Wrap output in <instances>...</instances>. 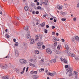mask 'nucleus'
Wrapping results in <instances>:
<instances>
[{"instance_id":"55","label":"nucleus","mask_w":79,"mask_h":79,"mask_svg":"<svg viewBox=\"0 0 79 79\" xmlns=\"http://www.w3.org/2000/svg\"><path fill=\"white\" fill-rule=\"evenodd\" d=\"M46 27L47 28H48V27H49V26H48V25H47L46 26Z\"/></svg>"},{"instance_id":"44","label":"nucleus","mask_w":79,"mask_h":79,"mask_svg":"<svg viewBox=\"0 0 79 79\" xmlns=\"http://www.w3.org/2000/svg\"><path fill=\"white\" fill-rule=\"evenodd\" d=\"M73 21H76V18H74L73 19Z\"/></svg>"},{"instance_id":"53","label":"nucleus","mask_w":79,"mask_h":79,"mask_svg":"<svg viewBox=\"0 0 79 79\" xmlns=\"http://www.w3.org/2000/svg\"><path fill=\"white\" fill-rule=\"evenodd\" d=\"M61 40H62V42H64V39H62Z\"/></svg>"},{"instance_id":"38","label":"nucleus","mask_w":79,"mask_h":79,"mask_svg":"<svg viewBox=\"0 0 79 79\" xmlns=\"http://www.w3.org/2000/svg\"><path fill=\"white\" fill-rule=\"evenodd\" d=\"M41 62H42V63H44V59H41Z\"/></svg>"},{"instance_id":"11","label":"nucleus","mask_w":79,"mask_h":79,"mask_svg":"<svg viewBox=\"0 0 79 79\" xmlns=\"http://www.w3.org/2000/svg\"><path fill=\"white\" fill-rule=\"evenodd\" d=\"M24 30L27 31H28V25H26V26H25L24 27Z\"/></svg>"},{"instance_id":"52","label":"nucleus","mask_w":79,"mask_h":79,"mask_svg":"<svg viewBox=\"0 0 79 79\" xmlns=\"http://www.w3.org/2000/svg\"><path fill=\"white\" fill-rule=\"evenodd\" d=\"M35 13L37 14H39V12L38 11H37Z\"/></svg>"},{"instance_id":"50","label":"nucleus","mask_w":79,"mask_h":79,"mask_svg":"<svg viewBox=\"0 0 79 79\" xmlns=\"http://www.w3.org/2000/svg\"><path fill=\"white\" fill-rule=\"evenodd\" d=\"M28 69H29V67H27L26 69V72H27V71H28Z\"/></svg>"},{"instance_id":"60","label":"nucleus","mask_w":79,"mask_h":79,"mask_svg":"<svg viewBox=\"0 0 79 79\" xmlns=\"http://www.w3.org/2000/svg\"><path fill=\"white\" fill-rule=\"evenodd\" d=\"M41 71H44V69H41Z\"/></svg>"},{"instance_id":"47","label":"nucleus","mask_w":79,"mask_h":79,"mask_svg":"<svg viewBox=\"0 0 79 79\" xmlns=\"http://www.w3.org/2000/svg\"><path fill=\"white\" fill-rule=\"evenodd\" d=\"M34 74H37V71H34Z\"/></svg>"},{"instance_id":"59","label":"nucleus","mask_w":79,"mask_h":79,"mask_svg":"<svg viewBox=\"0 0 79 79\" xmlns=\"http://www.w3.org/2000/svg\"><path fill=\"white\" fill-rule=\"evenodd\" d=\"M14 42H16V39H14L13 40Z\"/></svg>"},{"instance_id":"16","label":"nucleus","mask_w":79,"mask_h":79,"mask_svg":"<svg viewBox=\"0 0 79 79\" xmlns=\"http://www.w3.org/2000/svg\"><path fill=\"white\" fill-rule=\"evenodd\" d=\"M2 79H9V77L6 76H4L2 77Z\"/></svg>"},{"instance_id":"29","label":"nucleus","mask_w":79,"mask_h":79,"mask_svg":"<svg viewBox=\"0 0 79 79\" xmlns=\"http://www.w3.org/2000/svg\"><path fill=\"white\" fill-rule=\"evenodd\" d=\"M60 13L61 15H63V16H64V15H66L64 12H61Z\"/></svg>"},{"instance_id":"18","label":"nucleus","mask_w":79,"mask_h":79,"mask_svg":"<svg viewBox=\"0 0 79 79\" xmlns=\"http://www.w3.org/2000/svg\"><path fill=\"white\" fill-rule=\"evenodd\" d=\"M24 9L25 11H27L28 10V9H29V7H28L27 6H26L24 7Z\"/></svg>"},{"instance_id":"49","label":"nucleus","mask_w":79,"mask_h":79,"mask_svg":"<svg viewBox=\"0 0 79 79\" xmlns=\"http://www.w3.org/2000/svg\"><path fill=\"white\" fill-rule=\"evenodd\" d=\"M31 74H34V71H31Z\"/></svg>"},{"instance_id":"27","label":"nucleus","mask_w":79,"mask_h":79,"mask_svg":"<svg viewBox=\"0 0 79 79\" xmlns=\"http://www.w3.org/2000/svg\"><path fill=\"white\" fill-rule=\"evenodd\" d=\"M65 48H66L67 50H68V49H69V47H68V45L65 44Z\"/></svg>"},{"instance_id":"61","label":"nucleus","mask_w":79,"mask_h":79,"mask_svg":"<svg viewBox=\"0 0 79 79\" xmlns=\"http://www.w3.org/2000/svg\"><path fill=\"white\" fill-rule=\"evenodd\" d=\"M56 53H59V51L56 50Z\"/></svg>"},{"instance_id":"25","label":"nucleus","mask_w":79,"mask_h":79,"mask_svg":"<svg viewBox=\"0 0 79 79\" xmlns=\"http://www.w3.org/2000/svg\"><path fill=\"white\" fill-rule=\"evenodd\" d=\"M37 62V58L34 57V60H33V63H36Z\"/></svg>"},{"instance_id":"40","label":"nucleus","mask_w":79,"mask_h":79,"mask_svg":"<svg viewBox=\"0 0 79 79\" xmlns=\"http://www.w3.org/2000/svg\"><path fill=\"white\" fill-rule=\"evenodd\" d=\"M37 10H39V9H41V7L39 6L37 7Z\"/></svg>"},{"instance_id":"35","label":"nucleus","mask_w":79,"mask_h":79,"mask_svg":"<svg viewBox=\"0 0 79 79\" xmlns=\"http://www.w3.org/2000/svg\"><path fill=\"white\" fill-rule=\"evenodd\" d=\"M62 21H66V19H61Z\"/></svg>"},{"instance_id":"58","label":"nucleus","mask_w":79,"mask_h":79,"mask_svg":"<svg viewBox=\"0 0 79 79\" xmlns=\"http://www.w3.org/2000/svg\"><path fill=\"white\" fill-rule=\"evenodd\" d=\"M59 35V34H58V33H56V35H57V36H58V35Z\"/></svg>"},{"instance_id":"34","label":"nucleus","mask_w":79,"mask_h":79,"mask_svg":"<svg viewBox=\"0 0 79 79\" xmlns=\"http://www.w3.org/2000/svg\"><path fill=\"white\" fill-rule=\"evenodd\" d=\"M6 37L7 39H8V38H9V37H10V36H9L8 35H6Z\"/></svg>"},{"instance_id":"23","label":"nucleus","mask_w":79,"mask_h":79,"mask_svg":"<svg viewBox=\"0 0 79 79\" xmlns=\"http://www.w3.org/2000/svg\"><path fill=\"white\" fill-rule=\"evenodd\" d=\"M73 74L75 76H77V75L78 74V73L77 72L74 71L73 72Z\"/></svg>"},{"instance_id":"31","label":"nucleus","mask_w":79,"mask_h":79,"mask_svg":"<svg viewBox=\"0 0 79 79\" xmlns=\"http://www.w3.org/2000/svg\"><path fill=\"white\" fill-rule=\"evenodd\" d=\"M60 60H61V61L62 62H64V60H65V59H63V58H61Z\"/></svg>"},{"instance_id":"20","label":"nucleus","mask_w":79,"mask_h":79,"mask_svg":"<svg viewBox=\"0 0 79 79\" xmlns=\"http://www.w3.org/2000/svg\"><path fill=\"white\" fill-rule=\"evenodd\" d=\"M57 49H58V50L61 49V45H58L57 46Z\"/></svg>"},{"instance_id":"17","label":"nucleus","mask_w":79,"mask_h":79,"mask_svg":"<svg viewBox=\"0 0 79 79\" xmlns=\"http://www.w3.org/2000/svg\"><path fill=\"white\" fill-rule=\"evenodd\" d=\"M35 43V41H34V40L32 39L31 40V41L30 42L31 44H34Z\"/></svg>"},{"instance_id":"12","label":"nucleus","mask_w":79,"mask_h":79,"mask_svg":"<svg viewBox=\"0 0 79 79\" xmlns=\"http://www.w3.org/2000/svg\"><path fill=\"white\" fill-rule=\"evenodd\" d=\"M45 2H43L42 3L43 5H47V3H48V1L47 0H44Z\"/></svg>"},{"instance_id":"54","label":"nucleus","mask_w":79,"mask_h":79,"mask_svg":"<svg viewBox=\"0 0 79 79\" xmlns=\"http://www.w3.org/2000/svg\"><path fill=\"white\" fill-rule=\"evenodd\" d=\"M40 4V3L39 2H37V5H39Z\"/></svg>"},{"instance_id":"46","label":"nucleus","mask_w":79,"mask_h":79,"mask_svg":"<svg viewBox=\"0 0 79 79\" xmlns=\"http://www.w3.org/2000/svg\"><path fill=\"white\" fill-rule=\"evenodd\" d=\"M15 18L17 19H18V20H19V17H15Z\"/></svg>"},{"instance_id":"6","label":"nucleus","mask_w":79,"mask_h":79,"mask_svg":"<svg viewBox=\"0 0 79 79\" xmlns=\"http://www.w3.org/2000/svg\"><path fill=\"white\" fill-rule=\"evenodd\" d=\"M26 37L28 39H30L31 38V36H30V31H28L27 34V36Z\"/></svg>"},{"instance_id":"14","label":"nucleus","mask_w":79,"mask_h":79,"mask_svg":"<svg viewBox=\"0 0 79 79\" xmlns=\"http://www.w3.org/2000/svg\"><path fill=\"white\" fill-rule=\"evenodd\" d=\"M57 8L59 10H61L63 8V6H62L58 5L57 6Z\"/></svg>"},{"instance_id":"28","label":"nucleus","mask_w":79,"mask_h":79,"mask_svg":"<svg viewBox=\"0 0 79 79\" xmlns=\"http://www.w3.org/2000/svg\"><path fill=\"white\" fill-rule=\"evenodd\" d=\"M35 40H39V36L38 35H36L35 36Z\"/></svg>"},{"instance_id":"57","label":"nucleus","mask_w":79,"mask_h":79,"mask_svg":"<svg viewBox=\"0 0 79 79\" xmlns=\"http://www.w3.org/2000/svg\"><path fill=\"white\" fill-rule=\"evenodd\" d=\"M77 7L79 8V3H78L77 5Z\"/></svg>"},{"instance_id":"42","label":"nucleus","mask_w":79,"mask_h":79,"mask_svg":"<svg viewBox=\"0 0 79 79\" xmlns=\"http://www.w3.org/2000/svg\"><path fill=\"white\" fill-rule=\"evenodd\" d=\"M68 68V65H67L65 66V68Z\"/></svg>"},{"instance_id":"64","label":"nucleus","mask_w":79,"mask_h":79,"mask_svg":"<svg viewBox=\"0 0 79 79\" xmlns=\"http://www.w3.org/2000/svg\"><path fill=\"white\" fill-rule=\"evenodd\" d=\"M52 35H55V33L54 32H52Z\"/></svg>"},{"instance_id":"13","label":"nucleus","mask_w":79,"mask_h":79,"mask_svg":"<svg viewBox=\"0 0 79 79\" xmlns=\"http://www.w3.org/2000/svg\"><path fill=\"white\" fill-rule=\"evenodd\" d=\"M75 40H77V41H79V37L76 36H75Z\"/></svg>"},{"instance_id":"30","label":"nucleus","mask_w":79,"mask_h":79,"mask_svg":"<svg viewBox=\"0 0 79 79\" xmlns=\"http://www.w3.org/2000/svg\"><path fill=\"white\" fill-rule=\"evenodd\" d=\"M64 63H68V60H66V59H65L64 60Z\"/></svg>"},{"instance_id":"10","label":"nucleus","mask_w":79,"mask_h":79,"mask_svg":"<svg viewBox=\"0 0 79 79\" xmlns=\"http://www.w3.org/2000/svg\"><path fill=\"white\" fill-rule=\"evenodd\" d=\"M69 56H73V57H75V56L74 54H73V53H69Z\"/></svg>"},{"instance_id":"1","label":"nucleus","mask_w":79,"mask_h":79,"mask_svg":"<svg viewBox=\"0 0 79 79\" xmlns=\"http://www.w3.org/2000/svg\"><path fill=\"white\" fill-rule=\"evenodd\" d=\"M43 44L42 42H40L37 44V47L38 49H40L41 48V45H42Z\"/></svg>"},{"instance_id":"37","label":"nucleus","mask_w":79,"mask_h":79,"mask_svg":"<svg viewBox=\"0 0 79 79\" xmlns=\"http://www.w3.org/2000/svg\"><path fill=\"white\" fill-rule=\"evenodd\" d=\"M15 46H18V42L15 43Z\"/></svg>"},{"instance_id":"3","label":"nucleus","mask_w":79,"mask_h":79,"mask_svg":"<svg viewBox=\"0 0 79 79\" xmlns=\"http://www.w3.org/2000/svg\"><path fill=\"white\" fill-rule=\"evenodd\" d=\"M47 75L49 76V75L50 76L53 77L54 75H56V73L55 72H53L52 73L50 72L48 73H47Z\"/></svg>"},{"instance_id":"9","label":"nucleus","mask_w":79,"mask_h":79,"mask_svg":"<svg viewBox=\"0 0 79 79\" xmlns=\"http://www.w3.org/2000/svg\"><path fill=\"white\" fill-rule=\"evenodd\" d=\"M56 61V60L55 59H52L50 60L51 63H55Z\"/></svg>"},{"instance_id":"43","label":"nucleus","mask_w":79,"mask_h":79,"mask_svg":"<svg viewBox=\"0 0 79 79\" xmlns=\"http://www.w3.org/2000/svg\"><path fill=\"white\" fill-rule=\"evenodd\" d=\"M69 51L68 50H65V53H68Z\"/></svg>"},{"instance_id":"8","label":"nucleus","mask_w":79,"mask_h":79,"mask_svg":"<svg viewBox=\"0 0 79 79\" xmlns=\"http://www.w3.org/2000/svg\"><path fill=\"white\" fill-rule=\"evenodd\" d=\"M15 55L16 56H19V52H18V51L17 50H15Z\"/></svg>"},{"instance_id":"63","label":"nucleus","mask_w":79,"mask_h":79,"mask_svg":"<svg viewBox=\"0 0 79 79\" xmlns=\"http://www.w3.org/2000/svg\"><path fill=\"white\" fill-rule=\"evenodd\" d=\"M38 2V0H35L34 1V2Z\"/></svg>"},{"instance_id":"45","label":"nucleus","mask_w":79,"mask_h":79,"mask_svg":"<svg viewBox=\"0 0 79 79\" xmlns=\"http://www.w3.org/2000/svg\"><path fill=\"white\" fill-rule=\"evenodd\" d=\"M57 45V42H56L54 43V45H55V46H56Z\"/></svg>"},{"instance_id":"22","label":"nucleus","mask_w":79,"mask_h":79,"mask_svg":"<svg viewBox=\"0 0 79 79\" xmlns=\"http://www.w3.org/2000/svg\"><path fill=\"white\" fill-rule=\"evenodd\" d=\"M67 74H69V77H71V76H73V74L71 73H67Z\"/></svg>"},{"instance_id":"26","label":"nucleus","mask_w":79,"mask_h":79,"mask_svg":"<svg viewBox=\"0 0 79 79\" xmlns=\"http://www.w3.org/2000/svg\"><path fill=\"white\" fill-rule=\"evenodd\" d=\"M40 25L42 27H44V26L45 25V23L44 22L42 23Z\"/></svg>"},{"instance_id":"19","label":"nucleus","mask_w":79,"mask_h":79,"mask_svg":"<svg viewBox=\"0 0 79 79\" xmlns=\"http://www.w3.org/2000/svg\"><path fill=\"white\" fill-rule=\"evenodd\" d=\"M39 77V76L36 75H34L33 76V79H37Z\"/></svg>"},{"instance_id":"39","label":"nucleus","mask_w":79,"mask_h":79,"mask_svg":"<svg viewBox=\"0 0 79 79\" xmlns=\"http://www.w3.org/2000/svg\"><path fill=\"white\" fill-rule=\"evenodd\" d=\"M45 33H47L48 30L47 29H45L44 30Z\"/></svg>"},{"instance_id":"41","label":"nucleus","mask_w":79,"mask_h":79,"mask_svg":"<svg viewBox=\"0 0 79 79\" xmlns=\"http://www.w3.org/2000/svg\"><path fill=\"white\" fill-rule=\"evenodd\" d=\"M45 48V45H43L42 46V48H43V49H44Z\"/></svg>"},{"instance_id":"5","label":"nucleus","mask_w":79,"mask_h":79,"mask_svg":"<svg viewBox=\"0 0 79 79\" xmlns=\"http://www.w3.org/2000/svg\"><path fill=\"white\" fill-rule=\"evenodd\" d=\"M0 67L2 69H6V65H4L3 64H0Z\"/></svg>"},{"instance_id":"21","label":"nucleus","mask_w":79,"mask_h":79,"mask_svg":"<svg viewBox=\"0 0 79 79\" xmlns=\"http://www.w3.org/2000/svg\"><path fill=\"white\" fill-rule=\"evenodd\" d=\"M29 65L30 66H33V67H35V65L34 64H33L32 63H30Z\"/></svg>"},{"instance_id":"7","label":"nucleus","mask_w":79,"mask_h":79,"mask_svg":"<svg viewBox=\"0 0 79 79\" xmlns=\"http://www.w3.org/2000/svg\"><path fill=\"white\" fill-rule=\"evenodd\" d=\"M46 52L48 54H49V55H51V54H52V50H51L50 48H47L46 49Z\"/></svg>"},{"instance_id":"32","label":"nucleus","mask_w":79,"mask_h":79,"mask_svg":"<svg viewBox=\"0 0 79 79\" xmlns=\"http://www.w3.org/2000/svg\"><path fill=\"white\" fill-rule=\"evenodd\" d=\"M33 61V59L32 58H31L30 59L29 61H30V62H32Z\"/></svg>"},{"instance_id":"51","label":"nucleus","mask_w":79,"mask_h":79,"mask_svg":"<svg viewBox=\"0 0 79 79\" xmlns=\"http://www.w3.org/2000/svg\"><path fill=\"white\" fill-rule=\"evenodd\" d=\"M32 13L33 15H34L35 14V11L34 10L33 11Z\"/></svg>"},{"instance_id":"56","label":"nucleus","mask_w":79,"mask_h":79,"mask_svg":"<svg viewBox=\"0 0 79 79\" xmlns=\"http://www.w3.org/2000/svg\"><path fill=\"white\" fill-rule=\"evenodd\" d=\"M45 71L46 72V73H47V72H48V70L47 69H45Z\"/></svg>"},{"instance_id":"24","label":"nucleus","mask_w":79,"mask_h":79,"mask_svg":"<svg viewBox=\"0 0 79 79\" xmlns=\"http://www.w3.org/2000/svg\"><path fill=\"white\" fill-rule=\"evenodd\" d=\"M54 40L56 41V42H57V41H59V39H58L57 38H56L55 37L54 38H53Z\"/></svg>"},{"instance_id":"62","label":"nucleus","mask_w":79,"mask_h":79,"mask_svg":"<svg viewBox=\"0 0 79 79\" xmlns=\"http://www.w3.org/2000/svg\"><path fill=\"white\" fill-rule=\"evenodd\" d=\"M54 22L55 23H56V19H54Z\"/></svg>"},{"instance_id":"33","label":"nucleus","mask_w":79,"mask_h":79,"mask_svg":"<svg viewBox=\"0 0 79 79\" xmlns=\"http://www.w3.org/2000/svg\"><path fill=\"white\" fill-rule=\"evenodd\" d=\"M39 36H40V39H42V37H43L42 34H40Z\"/></svg>"},{"instance_id":"2","label":"nucleus","mask_w":79,"mask_h":79,"mask_svg":"<svg viewBox=\"0 0 79 79\" xmlns=\"http://www.w3.org/2000/svg\"><path fill=\"white\" fill-rule=\"evenodd\" d=\"M19 62L21 64H26L27 63V60L24 59H20Z\"/></svg>"},{"instance_id":"15","label":"nucleus","mask_w":79,"mask_h":79,"mask_svg":"<svg viewBox=\"0 0 79 79\" xmlns=\"http://www.w3.org/2000/svg\"><path fill=\"white\" fill-rule=\"evenodd\" d=\"M40 53V52H39V51L38 50H35V54H39Z\"/></svg>"},{"instance_id":"48","label":"nucleus","mask_w":79,"mask_h":79,"mask_svg":"<svg viewBox=\"0 0 79 79\" xmlns=\"http://www.w3.org/2000/svg\"><path fill=\"white\" fill-rule=\"evenodd\" d=\"M55 27L54 26H52V29H55Z\"/></svg>"},{"instance_id":"36","label":"nucleus","mask_w":79,"mask_h":79,"mask_svg":"<svg viewBox=\"0 0 79 79\" xmlns=\"http://www.w3.org/2000/svg\"><path fill=\"white\" fill-rule=\"evenodd\" d=\"M74 58H75V60H79V58H78V57H76L75 56V57H74Z\"/></svg>"},{"instance_id":"4","label":"nucleus","mask_w":79,"mask_h":79,"mask_svg":"<svg viewBox=\"0 0 79 79\" xmlns=\"http://www.w3.org/2000/svg\"><path fill=\"white\" fill-rule=\"evenodd\" d=\"M73 72V68L70 67L69 68V69L67 70V72H66V74H68V73H72Z\"/></svg>"}]
</instances>
